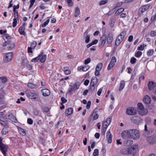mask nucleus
I'll return each mask as SVG.
<instances>
[{
  "mask_svg": "<svg viewBox=\"0 0 156 156\" xmlns=\"http://www.w3.org/2000/svg\"><path fill=\"white\" fill-rule=\"evenodd\" d=\"M138 148L137 145H133L130 148L122 149L120 152L123 155L133 154V155L137 152Z\"/></svg>",
  "mask_w": 156,
  "mask_h": 156,
  "instance_id": "f257e3e1",
  "label": "nucleus"
},
{
  "mask_svg": "<svg viewBox=\"0 0 156 156\" xmlns=\"http://www.w3.org/2000/svg\"><path fill=\"white\" fill-rule=\"evenodd\" d=\"M126 34V32L123 31L121 32L118 36L115 41V45L116 46H118L120 44L124 39Z\"/></svg>",
  "mask_w": 156,
  "mask_h": 156,
  "instance_id": "f03ea898",
  "label": "nucleus"
},
{
  "mask_svg": "<svg viewBox=\"0 0 156 156\" xmlns=\"http://www.w3.org/2000/svg\"><path fill=\"white\" fill-rule=\"evenodd\" d=\"M126 34V32L123 31L121 32L118 36L115 41V45L116 46H118L120 44L124 39Z\"/></svg>",
  "mask_w": 156,
  "mask_h": 156,
  "instance_id": "7ed1b4c3",
  "label": "nucleus"
},
{
  "mask_svg": "<svg viewBox=\"0 0 156 156\" xmlns=\"http://www.w3.org/2000/svg\"><path fill=\"white\" fill-rule=\"evenodd\" d=\"M126 34V32L123 31L121 32L118 36L115 41V45L116 46H118L120 44L124 39Z\"/></svg>",
  "mask_w": 156,
  "mask_h": 156,
  "instance_id": "20e7f679",
  "label": "nucleus"
},
{
  "mask_svg": "<svg viewBox=\"0 0 156 156\" xmlns=\"http://www.w3.org/2000/svg\"><path fill=\"white\" fill-rule=\"evenodd\" d=\"M138 108L137 109L139 114L142 116L146 115L148 112V110L144 107L141 103L138 104Z\"/></svg>",
  "mask_w": 156,
  "mask_h": 156,
  "instance_id": "39448f33",
  "label": "nucleus"
},
{
  "mask_svg": "<svg viewBox=\"0 0 156 156\" xmlns=\"http://www.w3.org/2000/svg\"><path fill=\"white\" fill-rule=\"evenodd\" d=\"M5 45L3 46H6V49L8 50H10L14 48L15 46V44L12 43L11 41L5 40Z\"/></svg>",
  "mask_w": 156,
  "mask_h": 156,
  "instance_id": "423d86ee",
  "label": "nucleus"
},
{
  "mask_svg": "<svg viewBox=\"0 0 156 156\" xmlns=\"http://www.w3.org/2000/svg\"><path fill=\"white\" fill-rule=\"evenodd\" d=\"M121 136L123 138L126 139L128 138H132V136H133L131 135L130 129L123 131L122 133Z\"/></svg>",
  "mask_w": 156,
  "mask_h": 156,
  "instance_id": "0eeeda50",
  "label": "nucleus"
},
{
  "mask_svg": "<svg viewBox=\"0 0 156 156\" xmlns=\"http://www.w3.org/2000/svg\"><path fill=\"white\" fill-rule=\"evenodd\" d=\"M13 55L12 52H10L5 54L4 58V61L5 62H10L13 58Z\"/></svg>",
  "mask_w": 156,
  "mask_h": 156,
  "instance_id": "6e6552de",
  "label": "nucleus"
},
{
  "mask_svg": "<svg viewBox=\"0 0 156 156\" xmlns=\"http://www.w3.org/2000/svg\"><path fill=\"white\" fill-rule=\"evenodd\" d=\"M126 113L128 115H135L136 113V108L134 107H129L127 109Z\"/></svg>",
  "mask_w": 156,
  "mask_h": 156,
  "instance_id": "1a4fd4ad",
  "label": "nucleus"
},
{
  "mask_svg": "<svg viewBox=\"0 0 156 156\" xmlns=\"http://www.w3.org/2000/svg\"><path fill=\"white\" fill-rule=\"evenodd\" d=\"M68 89V92L70 94H72L73 91L79 88V86H78L76 83H75L73 85H70Z\"/></svg>",
  "mask_w": 156,
  "mask_h": 156,
  "instance_id": "9d476101",
  "label": "nucleus"
},
{
  "mask_svg": "<svg viewBox=\"0 0 156 156\" xmlns=\"http://www.w3.org/2000/svg\"><path fill=\"white\" fill-rule=\"evenodd\" d=\"M131 120L133 123L139 124L142 122V119L140 117L134 116L131 118Z\"/></svg>",
  "mask_w": 156,
  "mask_h": 156,
  "instance_id": "9b49d317",
  "label": "nucleus"
},
{
  "mask_svg": "<svg viewBox=\"0 0 156 156\" xmlns=\"http://www.w3.org/2000/svg\"><path fill=\"white\" fill-rule=\"evenodd\" d=\"M116 62V58L115 57L113 56L112 58L111 62L108 65L107 69L108 70L111 69L114 66Z\"/></svg>",
  "mask_w": 156,
  "mask_h": 156,
  "instance_id": "f8f14e48",
  "label": "nucleus"
},
{
  "mask_svg": "<svg viewBox=\"0 0 156 156\" xmlns=\"http://www.w3.org/2000/svg\"><path fill=\"white\" fill-rule=\"evenodd\" d=\"M147 141L150 144H154L156 142V137L153 136H151L147 138Z\"/></svg>",
  "mask_w": 156,
  "mask_h": 156,
  "instance_id": "ddd939ff",
  "label": "nucleus"
},
{
  "mask_svg": "<svg viewBox=\"0 0 156 156\" xmlns=\"http://www.w3.org/2000/svg\"><path fill=\"white\" fill-rule=\"evenodd\" d=\"M112 135L111 134L109 131H107L106 133V138L109 144H110L112 142Z\"/></svg>",
  "mask_w": 156,
  "mask_h": 156,
  "instance_id": "4468645a",
  "label": "nucleus"
},
{
  "mask_svg": "<svg viewBox=\"0 0 156 156\" xmlns=\"http://www.w3.org/2000/svg\"><path fill=\"white\" fill-rule=\"evenodd\" d=\"M150 4H148L142 6L139 9L140 11H141V14H142L146 10H147L150 7Z\"/></svg>",
  "mask_w": 156,
  "mask_h": 156,
  "instance_id": "2eb2a0df",
  "label": "nucleus"
},
{
  "mask_svg": "<svg viewBox=\"0 0 156 156\" xmlns=\"http://www.w3.org/2000/svg\"><path fill=\"white\" fill-rule=\"evenodd\" d=\"M107 42L108 44H111L113 40V35L112 33H109L107 37Z\"/></svg>",
  "mask_w": 156,
  "mask_h": 156,
  "instance_id": "dca6fc26",
  "label": "nucleus"
},
{
  "mask_svg": "<svg viewBox=\"0 0 156 156\" xmlns=\"http://www.w3.org/2000/svg\"><path fill=\"white\" fill-rule=\"evenodd\" d=\"M106 39L107 36L105 34L103 35L101 37L100 41L101 43V45L102 46H103L104 45L106 42Z\"/></svg>",
  "mask_w": 156,
  "mask_h": 156,
  "instance_id": "f3484780",
  "label": "nucleus"
},
{
  "mask_svg": "<svg viewBox=\"0 0 156 156\" xmlns=\"http://www.w3.org/2000/svg\"><path fill=\"white\" fill-rule=\"evenodd\" d=\"M0 148L3 154L5 156L6 153L7 151L8 146L4 144L0 147Z\"/></svg>",
  "mask_w": 156,
  "mask_h": 156,
  "instance_id": "a211bd4d",
  "label": "nucleus"
},
{
  "mask_svg": "<svg viewBox=\"0 0 156 156\" xmlns=\"http://www.w3.org/2000/svg\"><path fill=\"white\" fill-rule=\"evenodd\" d=\"M41 92L43 95L44 97L48 96L50 94V90L47 89H44L42 90Z\"/></svg>",
  "mask_w": 156,
  "mask_h": 156,
  "instance_id": "6ab92c4d",
  "label": "nucleus"
},
{
  "mask_svg": "<svg viewBox=\"0 0 156 156\" xmlns=\"http://www.w3.org/2000/svg\"><path fill=\"white\" fill-rule=\"evenodd\" d=\"M101 109H102L101 108H96L95 109L93 113L89 117L88 120V121L89 122H90L91 121L93 120L92 116H93L94 113L98 112V111Z\"/></svg>",
  "mask_w": 156,
  "mask_h": 156,
  "instance_id": "aec40b11",
  "label": "nucleus"
},
{
  "mask_svg": "<svg viewBox=\"0 0 156 156\" xmlns=\"http://www.w3.org/2000/svg\"><path fill=\"white\" fill-rule=\"evenodd\" d=\"M151 101V98L150 97L147 95L145 96L143 98V101L146 104H149Z\"/></svg>",
  "mask_w": 156,
  "mask_h": 156,
  "instance_id": "412c9836",
  "label": "nucleus"
},
{
  "mask_svg": "<svg viewBox=\"0 0 156 156\" xmlns=\"http://www.w3.org/2000/svg\"><path fill=\"white\" fill-rule=\"evenodd\" d=\"M43 54V51H41L40 53V54L38 55V56L33 59H32L31 60V62H37L41 58V56Z\"/></svg>",
  "mask_w": 156,
  "mask_h": 156,
  "instance_id": "4be33fe9",
  "label": "nucleus"
},
{
  "mask_svg": "<svg viewBox=\"0 0 156 156\" xmlns=\"http://www.w3.org/2000/svg\"><path fill=\"white\" fill-rule=\"evenodd\" d=\"M98 82V80L96 77H94L92 78L90 82V85L97 86Z\"/></svg>",
  "mask_w": 156,
  "mask_h": 156,
  "instance_id": "5701e85b",
  "label": "nucleus"
},
{
  "mask_svg": "<svg viewBox=\"0 0 156 156\" xmlns=\"http://www.w3.org/2000/svg\"><path fill=\"white\" fill-rule=\"evenodd\" d=\"M27 96L30 99H35L36 98L37 95L35 93L28 92L27 93Z\"/></svg>",
  "mask_w": 156,
  "mask_h": 156,
  "instance_id": "b1692460",
  "label": "nucleus"
},
{
  "mask_svg": "<svg viewBox=\"0 0 156 156\" xmlns=\"http://www.w3.org/2000/svg\"><path fill=\"white\" fill-rule=\"evenodd\" d=\"M155 85L153 82H149L148 84V89L150 90H154V88L155 87Z\"/></svg>",
  "mask_w": 156,
  "mask_h": 156,
  "instance_id": "393cba45",
  "label": "nucleus"
},
{
  "mask_svg": "<svg viewBox=\"0 0 156 156\" xmlns=\"http://www.w3.org/2000/svg\"><path fill=\"white\" fill-rule=\"evenodd\" d=\"M132 131L134 133H136L134 136V139L136 140L138 139L140 137V135L138 131L136 129H135V130Z\"/></svg>",
  "mask_w": 156,
  "mask_h": 156,
  "instance_id": "a878e982",
  "label": "nucleus"
},
{
  "mask_svg": "<svg viewBox=\"0 0 156 156\" xmlns=\"http://www.w3.org/2000/svg\"><path fill=\"white\" fill-rule=\"evenodd\" d=\"M73 113V109L71 108H68L66 109L65 112L66 115L68 116L72 114Z\"/></svg>",
  "mask_w": 156,
  "mask_h": 156,
  "instance_id": "bb28decb",
  "label": "nucleus"
},
{
  "mask_svg": "<svg viewBox=\"0 0 156 156\" xmlns=\"http://www.w3.org/2000/svg\"><path fill=\"white\" fill-rule=\"evenodd\" d=\"M25 29V27H24L21 26L20 27L18 31L21 35H23L24 36H26V34L24 32Z\"/></svg>",
  "mask_w": 156,
  "mask_h": 156,
  "instance_id": "cd10ccee",
  "label": "nucleus"
},
{
  "mask_svg": "<svg viewBox=\"0 0 156 156\" xmlns=\"http://www.w3.org/2000/svg\"><path fill=\"white\" fill-rule=\"evenodd\" d=\"M125 81L124 80H122L121 81L119 88V91H121L123 89L125 85Z\"/></svg>",
  "mask_w": 156,
  "mask_h": 156,
  "instance_id": "c85d7f7f",
  "label": "nucleus"
},
{
  "mask_svg": "<svg viewBox=\"0 0 156 156\" xmlns=\"http://www.w3.org/2000/svg\"><path fill=\"white\" fill-rule=\"evenodd\" d=\"M5 117L7 119H15L16 120V117L11 113H9L8 115H5Z\"/></svg>",
  "mask_w": 156,
  "mask_h": 156,
  "instance_id": "c756f323",
  "label": "nucleus"
},
{
  "mask_svg": "<svg viewBox=\"0 0 156 156\" xmlns=\"http://www.w3.org/2000/svg\"><path fill=\"white\" fill-rule=\"evenodd\" d=\"M88 32L87 31H86L84 33V34H86V36L85 37V42L86 43H89L90 39V36L88 35Z\"/></svg>",
  "mask_w": 156,
  "mask_h": 156,
  "instance_id": "7c9ffc66",
  "label": "nucleus"
},
{
  "mask_svg": "<svg viewBox=\"0 0 156 156\" xmlns=\"http://www.w3.org/2000/svg\"><path fill=\"white\" fill-rule=\"evenodd\" d=\"M9 132V130L8 129V127H5L3 128L1 131V133L2 135H6Z\"/></svg>",
  "mask_w": 156,
  "mask_h": 156,
  "instance_id": "2f4dec72",
  "label": "nucleus"
},
{
  "mask_svg": "<svg viewBox=\"0 0 156 156\" xmlns=\"http://www.w3.org/2000/svg\"><path fill=\"white\" fill-rule=\"evenodd\" d=\"M18 130L20 133L23 136H25L26 134V132L25 130L21 128H18Z\"/></svg>",
  "mask_w": 156,
  "mask_h": 156,
  "instance_id": "473e14b6",
  "label": "nucleus"
},
{
  "mask_svg": "<svg viewBox=\"0 0 156 156\" xmlns=\"http://www.w3.org/2000/svg\"><path fill=\"white\" fill-rule=\"evenodd\" d=\"M80 14V10L78 7H76L75 10V13L74 16L75 17H77Z\"/></svg>",
  "mask_w": 156,
  "mask_h": 156,
  "instance_id": "72a5a7b5",
  "label": "nucleus"
},
{
  "mask_svg": "<svg viewBox=\"0 0 156 156\" xmlns=\"http://www.w3.org/2000/svg\"><path fill=\"white\" fill-rule=\"evenodd\" d=\"M27 86L30 88L31 89H34L36 88L37 86L31 83H29L27 84Z\"/></svg>",
  "mask_w": 156,
  "mask_h": 156,
  "instance_id": "f704fd0d",
  "label": "nucleus"
},
{
  "mask_svg": "<svg viewBox=\"0 0 156 156\" xmlns=\"http://www.w3.org/2000/svg\"><path fill=\"white\" fill-rule=\"evenodd\" d=\"M41 59H40V60L41 62H44L46 60L47 58V55H43L41 56Z\"/></svg>",
  "mask_w": 156,
  "mask_h": 156,
  "instance_id": "c9c22d12",
  "label": "nucleus"
},
{
  "mask_svg": "<svg viewBox=\"0 0 156 156\" xmlns=\"http://www.w3.org/2000/svg\"><path fill=\"white\" fill-rule=\"evenodd\" d=\"M103 64L102 63H99L97 65L96 69H98V70H101L102 68Z\"/></svg>",
  "mask_w": 156,
  "mask_h": 156,
  "instance_id": "e433bc0d",
  "label": "nucleus"
},
{
  "mask_svg": "<svg viewBox=\"0 0 156 156\" xmlns=\"http://www.w3.org/2000/svg\"><path fill=\"white\" fill-rule=\"evenodd\" d=\"M4 37L5 38V40H7V41H11V37L8 34H5L4 35Z\"/></svg>",
  "mask_w": 156,
  "mask_h": 156,
  "instance_id": "4c0bfd02",
  "label": "nucleus"
},
{
  "mask_svg": "<svg viewBox=\"0 0 156 156\" xmlns=\"http://www.w3.org/2000/svg\"><path fill=\"white\" fill-rule=\"evenodd\" d=\"M19 19L14 18L13 21L12 23V26L13 27H16L17 25V20H19Z\"/></svg>",
  "mask_w": 156,
  "mask_h": 156,
  "instance_id": "58836bf2",
  "label": "nucleus"
},
{
  "mask_svg": "<svg viewBox=\"0 0 156 156\" xmlns=\"http://www.w3.org/2000/svg\"><path fill=\"white\" fill-rule=\"evenodd\" d=\"M97 87V86L90 85V90L91 92H93L95 90Z\"/></svg>",
  "mask_w": 156,
  "mask_h": 156,
  "instance_id": "ea45409f",
  "label": "nucleus"
},
{
  "mask_svg": "<svg viewBox=\"0 0 156 156\" xmlns=\"http://www.w3.org/2000/svg\"><path fill=\"white\" fill-rule=\"evenodd\" d=\"M0 124L3 126L8 127V124L6 122L2 120H0Z\"/></svg>",
  "mask_w": 156,
  "mask_h": 156,
  "instance_id": "a19ab883",
  "label": "nucleus"
},
{
  "mask_svg": "<svg viewBox=\"0 0 156 156\" xmlns=\"http://www.w3.org/2000/svg\"><path fill=\"white\" fill-rule=\"evenodd\" d=\"M122 5V2H117L115 5L114 7V9L117 7H119L121 6Z\"/></svg>",
  "mask_w": 156,
  "mask_h": 156,
  "instance_id": "79ce46f5",
  "label": "nucleus"
},
{
  "mask_svg": "<svg viewBox=\"0 0 156 156\" xmlns=\"http://www.w3.org/2000/svg\"><path fill=\"white\" fill-rule=\"evenodd\" d=\"M108 2V1L107 0H101L99 2V4L100 5H102L106 4Z\"/></svg>",
  "mask_w": 156,
  "mask_h": 156,
  "instance_id": "37998d69",
  "label": "nucleus"
},
{
  "mask_svg": "<svg viewBox=\"0 0 156 156\" xmlns=\"http://www.w3.org/2000/svg\"><path fill=\"white\" fill-rule=\"evenodd\" d=\"M142 54V52L140 51H138L135 54V56L137 58H139Z\"/></svg>",
  "mask_w": 156,
  "mask_h": 156,
  "instance_id": "c03bdc74",
  "label": "nucleus"
},
{
  "mask_svg": "<svg viewBox=\"0 0 156 156\" xmlns=\"http://www.w3.org/2000/svg\"><path fill=\"white\" fill-rule=\"evenodd\" d=\"M154 52V50L153 49H150L149 50L147 53V55L149 56L153 55Z\"/></svg>",
  "mask_w": 156,
  "mask_h": 156,
  "instance_id": "a18cd8bd",
  "label": "nucleus"
},
{
  "mask_svg": "<svg viewBox=\"0 0 156 156\" xmlns=\"http://www.w3.org/2000/svg\"><path fill=\"white\" fill-rule=\"evenodd\" d=\"M136 59L135 58L133 57L131 58L130 62L132 64H134L136 62Z\"/></svg>",
  "mask_w": 156,
  "mask_h": 156,
  "instance_id": "49530a36",
  "label": "nucleus"
},
{
  "mask_svg": "<svg viewBox=\"0 0 156 156\" xmlns=\"http://www.w3.org/2000/svg\"><path fill=\"white\" fill-rule=\"evenodd\" d=\"M72 0H67V2L69 6L72 7L73 5Z\"/></svg>",
  "mask_w": 156,
  "mask_h": 156,
  "instance_id": "de8ad7c7",
  "label": "nucleus"
},
{
  "mask_svg": "<svg viewBox=\"0 0 156 156\" xmlns=\"http://www.w3.org/2000/svg\"><path fill=\"white\" fill-rule=\"evenodd\" d=\"M33 114L34 115H37L39 113V111L38 109L37 108L34 109L33 111Z\"/></svg>",
  "mask_w": 156,
  "mask_h": 156,
  "instance_id": "09e8293b",
  "label": "nucleus"
},
{
  "mask_svg": "<svg viewBox=\"0 0 156 156\" xmlns=\"http://www.w3.org/2000/svg\"><path fill=\"white\" fill-rule=\"evenodd\" d=\"M0 80L2 81V83H5L7 81V78L5 77H0Z\"/></svg>",
  "mask_w": 156,
  "mask_h": 156,
  "instance_id": "8fccbe9b",
  "label": "nucleus"
},
{
  "mask_svg": "<svg viewBox=\"0 0 156 156\" xmlns=\"http://www.w3.org/2000/svg\"><path fill=\"white\" fill-rule=\"evenodd\" d=\"M114 9L110 10L108 13L106 14V15H107V16H109L111 15L112 14L114 13Z\"/></svg>",
  "mask_w": 156,
  "mask_h": 156,
  "instance_id": "3c124183",
  "label": "nucleus"
},
{
  "mask_svg": "<svg viewBox=\"0 0 156 156\" xmlns=\"http://www.w3.org/2000/svg\"><path fill=\"white\" fill-rule=\"evenodd\" d=\"M28 63V61L26 59H24L22 61V65L23 66H27Z\"/></svg>",
  "mask_w": 156,
  "mask_h": 156,
  "instance_id": "603ef678",
  "label": "nucleus"
},
{
  "mask_svg": "<svg viewBox=\"0 0 156 156\" xmlns=\"http://www.w3.org/2000/svg\"><path fill=\"white\" fill-rule=\"evenodd\" d=\"M49 21L50 20L49 19H48L42 25V27H45L48 24L49 22Z\"/></svg>",
  "mask_w": 156,
  "mask_h": 156,
  "instance_id": "864d4df0",
  "label": "nucleus"
},
{
  "mask_svg": "<svg viewBox=\"0 0 156 156\" xmlns=\"http://www.w3.org/2000/svg\"><path fill=\"white\" fill-rule=\"evenodd\" d=\"M61 100L62 101V102L61 103V105H62L63 103H65L66 102L67 100L64 97H62L61 98Z\"/></svg>",
  "mask_w": 156,
  "mask_h": 156,
  "instance_id": "5fc2aeb1",
  "label": "nucleus"
},
{
  "mask_svg": "<svg viewBox=\"0 0 156 156\" xmlns=\"http://www.w3.org/2000/svg\"><path fill=\"white\" fill-rule=\"evenodd\" d=\"M98 149H95L94 150V152L93 153L94 156H98Z\"/></svg>",
  "mask_w": 156,
  "mask_h": 156,
  "instance_id": "6e6d98bb",
  "label": "nucleus"
},
{
  "mask_svg": "<svg viewBox=\"0 0 156 156\" xmlns=\"http://www.w3.org/2000/svg\"><path fill=\"white\" fill-rule=\"evenodd\" d=\"M14 12V18H19L18 13L17 11H13Z\"/></svg>",
  "mask_w": 156,
  "mask_h": 156,
  "instance_id": "4d7b16f0",
  "label": "nucleus"
},
{
  "mask_svg": "<svg viewBox=\"0 0 156 156\" xmlns=\"http://www.w3.org/2000/svg\"><path fill=\"white\" fill-rule=\"evenodd\" d=\"M150 34L151 37H154L156 35V32L154 31H152Z\"/></svg>",
  "mask_w": 156,
  "mask_h": 156,
  "instance_id": "13d9d810",
  "label": "nucleus"
},
{
  "mask_svg": "<svg viewBox=\"0 0 156 156\" xmlns=\"http://www.w3.org/2000/svg\"><path fill=\"white\" fill-rule=\"evenodd\" d=\"M36 45L37 42L35 41H34L31 44V47L32 48H34L36 47Z\"/></svg>",
  "mask_w": 156,
  "mask_h": 156,
  "instance_id": "bf43d9fd",
  "label": "nucleus"
},
{
  "mask_svg": "<svg viewBox=\"0 0 156 156\" xmlns=\"http://www.w3.org/2000/svg\"><path fill=\"white\" fill-rule=\"evenodd\" d=\"M95 114L93 116V120H94L97 119H98L99 117L98 115L96 113H95Z\"/></svg>",
  "mask_w": 156,
  "mask_h": 156,
  "instance_id": "052dcab7",
  "label": "nucleus"
},
{
  "mask_svg": "<svg viewBox=\"0 0 156 156\" xmlns=\"http://www.w3.org/2000/svg\"><path fill=\"white\" fill-rule=\"evenodd\" d=\"M91 59L90 58H89L85 60L84 64H87L89 63Z\"/></svg>",
  "mask_w": 156,
  "mask_h": 156,
  "instance_id": "680f3d73",
  "label": "nucleus"
},
{
  "mask_svg": "<svg viewBox=\"0 0 156 156\" xmlns=\"http://www.w3.org/2000/svg\"><path fill=\"white\" fill-rule=\"evenodd\" d=\"M144 44L143 45H141L140 47L137 48V50L142 51L144 49Z\"/></svg>",
  "mask_w": 156,
  "mask_h": 156,
  "instance_id": "e2e57ef3",
  "label": "nucleus"
},
{
  "mask_svg": "<svg viewBox=\"0 0 156 156\" xmlns=\"http://www.w3.org/2000/svg\"><path fill=\"white\" fill-rule=\"evenodd\" d=\"M19 6H20V5H19V4H18L17 5H14L13 6V11H17V10H16V9H18L19 8Z\"/></svg>",
  "mask_w": 156,
  "mask_h": 156,
  "instance_id": "0e129e2a",
  "label": "nucleus"
},
{
  "mask_svg": "<svg viewBox=\"0 0 156 156\" xmlns=\"http://www.w3.org/2000/svg\"><path fill=\"white\" fill-rule=\"evenodd\" d=\"M111 121V119L110 118H107V119L104 122H105L109 124H110Z\"/></svg>",
  "mask_w": 156,
  "mask_h": 156,
  "instance_id": "69168bd1",
  "label": "nucleus"
},
{
  "mask_svg": "<svg viewBox=\"0 0 156 156\" xmlns=\"http://www.w3.org/2000/svg\"><path fill=\"white\" fill-rule=\"evenodd\" d=\"M27 123L30 125H31L33 123V120L32 119H31V118H28L27 119Z\"/></svg>",
  "mask_w": 156,
  "mask_h": 156,
  "instance_id": "338daca9",
  "label": "nucleus"
},
{
  "mask_svg": "<svg viewBox=\"0 0 156 156\" xmlns=\"http://www.w3.org/2000/svg\"><path fill=\"white\" fill-rule=\"evenodd\" d=\"M133 143V141L132 140H128L127 141L126 144L128 146L131 145Z\"/></svg>",
  "mask_w": 156,
  "mask_h": 156,
  "instance_id": "774afa93",
  "label": "nucleus"
}]
</instances>
